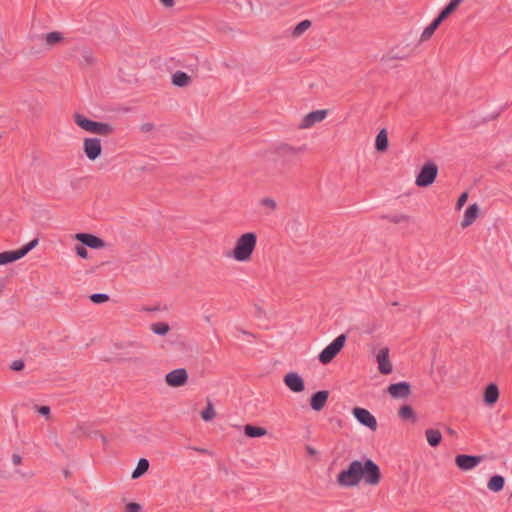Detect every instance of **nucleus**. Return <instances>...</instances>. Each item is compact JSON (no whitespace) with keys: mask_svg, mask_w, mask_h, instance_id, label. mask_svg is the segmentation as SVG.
Listing matches in <instances>:
<instances>
[{"mask_svg":"<svg viewBox=\"0 0 512 512\" xmlns=\"http://www.w3.org/2000/svg\"><path fill=\"white\" fill-rule=\"evenodd\" d=\"M500 396V391L495 383H490L486 386L483 392V401L487 406H494Z\"/></svg>","mask_w":512,"mask_h":512,"instance_id":"17","label":"nucleus"},{"mask_svg":"<svg viewBox=\"0 0 512 512\" xmlns=\"http://www.w3.org/2000/svg\"><path fill=\"white\" fill-rule=\"evenodd\" d=\"M216 412L211 402H208L206 408L201 412V418L208 422L215 418Z\"/></svg>","mask_w":512,"mask_h":512,"instance_id":"34","label":"nucleus"},{"mask_svg":"<svg viewBox=\"0 0 512 512\" xmlns=\"http://www.w3.org/2000/svg\"><path fill=\"white\" fill-rule=\"evenodd\" d=\"M188 378L189 376L186 369L178 368L166 374L165 382L171 388H178L186 385Z\"/></svg>","mask_w":512,"mask_h":512,"instance_id":"9","label":"nucleus"},{"mask_svg":"<svg viewBox=\"0 0 512 512\" xmlns=\"http://www.w3.org/2000/svg\"><path fill=\"white\" fill-rule=\"evenodd\" d=\"M390 221L395 224L409 223L411 221V217L407 214L401 213L391 216Z\"/></svg>","mask_w":512,"mask_h":512,"instance_id":"35","label":"nucleus"},{"mask_svg":"<svg viewBox=\"0 0 512 512\" xmlns=\"http://www.w3.org/2000/svg\"><path fill=\"white\" fill-rule=\"evenodd\" d=\"M43 44L46 49L50 50L58 45H61L65 41V36L62 32L52 31L45 33L41 36Z\"/></svg>","mask_w":512,"mask_h":512,"instance_id":"15","label":"nucleus"},{"mask_svg":"<svg viewBox=\"0 0 512 512\" xmlns=\"http://www.w3.org/2000/svg\"><path fill=\"white\" fill-rule=\"evenodd\" d=\"M425 438L429 446L437 447L442 441V433L439 429L428 428L425 430Z\"/></svg>","mask_w":512,"mask_h":512,"instance_id":"20","label":"nucleus"},{"mask_svg":"<svg viewBox=\"0 0 512 512\" xmlns=\"http://www.w3.org/2000/svg\"><path fill=\"white\" fill-rule=\"evenodd\" d=\"M376 362L378 365V371L381 374L388 375L392 373L393 371V365L389 358V348L382 347L377 352L376 356Z\"/></svg>","mask_w":512,"mask_h":512,"instance_id":"11","label":"nucleus"},{"mask_svg":"<svg viewBox=\"0 0 512 512\" xmlns=\"http://www.w3.org/2000/svg\"><path fill=\"white\" fill-rule=\"evenodd\" d=\"M150 329L153 333L157 335L165 336L166 334L169 333L170 326L166 322H155L151 324Z\"/></svg>","mask_w":512,"mask_h":512,"instance_id":"30","label":"nucleus"},{"mask_svg":"<svg viewBox=\"0 0 512 512\" xmlns=\"http://www.w3.org/2000/svg\"><path fill=\"white\" fill-rule=\"evenodd\" d=\"M338 483L341 486L349 487L352 485V464L338 476Z\"/></svg>","mask_w":512,"mask_h":512,"instance_id":"29","label":"nucleus"},{"mask_svg":"<svg viewBox=\"0 0 512 512\" xmlns=\"http://www.w3.org/2000/svg\"><path fill=\"white\" fill-rule=\"evenodd\" d=\"M148 469H149V462H148V460L144 459V458L140 459L138 461L136 469L133 471V473L131 475L132 479L139 478L144 473H146Z\"/></svg>","mask_w":512,"mask_h":512,"instance_id":"31","label":"nucleus"},{"mask_svg":"<svg viewBox=\"0 0 512 512\" xmlns=\"http://www.w3.org/2000/svg\"><path fill=\"white\" fill-rule=\"evenodd\" d=\"M73 120L81 129L92 134L109 136L114 131L109 123L93 121L81 113H74Z\"/></svg>","mask_w":512,"mask_h":512,"instance_id":"3","label":"nucleus"},{"mask_svg":"<svg viewBox=\"0 0 512 512\" xmlns=\"http://www.w3.org/2000/svg\"><path fill=\"white\" fill-rule=\"evenodd\" d=\"M346 342V336L344 334L339 335L331 344H329L319 354L318 359L322 364H328L332 359L341 351Z\"/></svg>","mask_w":512,"mask_h":512,"instance_id":"5","label":"nucleus"},{"mask_svg":"<svg viewBox=\"0 0 512 512\" xmlns=\"http://www.w3.org/2000/svg\"><path fill=\"white\" fill-rule=\"evenodd\" d=\"M310 27H311V21L307 20V19L303 20L294 27V29L292 31V36L294 38H298L301 35H303Z\"/></svg>","mask_w":512,"mask_h":512,"instance_id":"32","label":"nucleus"},{"mask_svg":"<svg viewBox=\"0 0 512 512\" xmlns=\"http://www.w3.org/2000/svg\"><path fill=\"white\" fill-rule=\"evenodd\" d=\"M259 205L263 208L266 214H272L278 209L277 201L269 196L261 198Z\"/></svg>","mask_w":512,"mask_h":512,"instance_id":"23","label":"nucleus"},{"mask_svg":"<svg viewBox=\"0 0 512 512\" xmlns=\"http://www.w3.org/2000/svg\"><path fill=\"white\" fill-rule=\"evenodd\" d=\"M387 391L393 398L406 399L411 394V386L407 382H399L388 386Z\"/></svg>","mask_w":512,"mask_h":512,"instance_id":"14","label":"nucleus"},{"mask_svg":"<svg viewBox=\"0 0 512 512\" xmlns=\"http://www.w3.org/2000/svg\"><path fill=\"white\" fill-rule=\"evenodd\" d=\"M86 430H87V427L85 424H80L78 425L75 430H74V434L76 436H81V435H84L86 434Z\"/></svg>","mask_w":512,"mask_h":512,"instance_id":"40","label":"nucleus"},{"mask_svg":"<svg viewBox=\"0 0 512 512\" xmlns=\"http://www.w3.org/2000/svg\"><path fill=\"white\" fill-rule=\"evenodd\" d=\"M389 140L388 133L385 129H382L376 136L375 149L378 152H385L388 148Z\"/></svg>","mask_w":512,"mask_h":512,"instance_id":"21","label":"nucleus"},{"mask_svg":"<svg viewBox=\"0 0 512 512\" xmlns=\"http://www.w3.org/2000/svg\"><path fill=\"white\" fill-rule=\"evenodd\" d=\"M159 1L166 8H172L175 5V0H159Z\"/></svg>","mask_w":512,"mask_h":512,"instance_id":"43","label":"nucleus"},{"mask_svg":"<svg viewBox=\"0 0 512 512\" xmlns=\"http://www.w3.org/2000/svg\"><path fill=\"white\" fill-rule=\"evenodd\" d=\"M76 254L81 258H87L88 252L82 245H77L75 247Z\"/></svg>","mask_w":512,"mask_h":512,"instance_id":"39","label":"nucleus"},{"mask_svg":"<svg viewBox=\"0 0 512 512\" xmlns=\"http://www.w3.org/2000/svg\"><path fill=\"white\" fill-rule=\"evenodd\" d=\"M141 510V505L135 502H130L125 507V512H141Z\"/></svg>","mask_w":512,"mask_h":512,"instance_id":"38","label":"nucleus"},{"mask_svg":"<svg viewBox=\"0 0 512 512\" xmlns=\"http://www.w3.org/2000/svg\"><path fill=\"white\" fill-rule=\"evenodd\" d=\"M257 240L255 232L242 233L235 239L230 257L238 263L250 262L256 250Z\"/></svg>","mask_w":512,"mask_h":512,"instance_id":"1","label":"nucleus"},{"mask_svg":"<svg viewBox=\"0 0 512 512\" xmlns=\"http://www.w3.org/2000/svg\"><path fill=\"white\" fill-rule=\"evenodd\" d=\"M483 460V456L459 454L455 457L456 466L462 471L476 468Z\"/></svg>","mask_w":512,"mask_h":512,"instance_id":"10","label":"nucleus"},{"mask_svg":"<svg viewBox=\"0 0 512 512\" xmlns=\"http://www.w3.org/2000/svg\"><path fill=\"white\" fill-rule=\"evenodd\" d=\"M504 485L505 479L500 475L492 476L487 482L488 490L494 493L500 492L504 488Z\"/></svg>","mask_w":512,"mask_h":512,"instance_id":"22","label":"nucleus"},{"mask_svg":"<svg viewBox=\"0 0 512 512\" xmlns=\"http://www.w3.org/2000/svg\"><path fill=\"white\" fill-rule=\"evenodd\" d=\"M75 238L83 245H86L93 249H100L104 247V242L100 238L92 234L78 233L75 235Z\"/></svg>","mask_w":512,"mask_h":512,"instance_id":"18","label":"nucleus"},{"mask_svg":"<svg viewBox=\"0 0 512 512\" xmlns=\"http://www.w3.org/2000/svg\"><path fill=\"white\" fill-rule=\"evenodd\" d=\"M11 461L14 465H19L22 462V457L19 454H13L11 457Z\"/></svg>","mask_w":512,"mask_h":512,"instance_id":"44","label":"nucleus"},{"mask_svg":"<svg viewBox=\"0 0 512 512\" xmlns=\"http://www.w3.org/2000/svg\"><path fill=\"white\" fill-rule=\"evenodd\" d=\"M38 244L37 239H33L18 250L4 251L0 253V265H6L15 262L27 255Z\"/></svg>","mask_w":512,"mask_h":512,"instance_id":"4","label":"nucleus"},{"mask_svg":"<svg viewBox=\"0 0 512 512\" xmlns=\"http://www.w3.org/2000/svg\"><path fill=\"white\" fill-rule=\"evenodd\" d=\"M283 382L286 387L294 393H301L305 390L304 380L296 372L287 373L283 378Z\"/></svg>","mask_w":512,"mask_h":512,"instance_id":"13","label":"nucleus"},{"mask_svg":"<svg viewBox=\"0 0 512 512\" xmlns=\"http://www.w3.org/2000/svg\"><path fill=\"white\" fill-rule=\"evenodd\" d=\"M380 480L381 472L376 463L370 459L365 462L354 460V486L360 482L369 486H377Z\"/></svg>","mask_w":512,"mask_h":512,"instance_id":"2","label":"nucleus"},{"mask_svg":"<svg viewBox=\"0 0 512 512\" xmlns=\"http://www.w3.org/2000/svg\"><path fill=\"white\" fill-rule=\"evenodd\" d=\"M437 166L433 163L424 165L416 178V185L419 187H427L431 185L437 176Z\"/></svg>","mask_w":512,"mask_h":512,"instance_id":"8","label":"nucleus"},{"mask_svg":"<svg viewBox=\"0 0 512 512\" xmlns=\"http://www.w3.org/2000/svg\"><path fill=\"white\" fill-rule=\"evenodd\" d=\"M190 82H191L190 76L184 72L177 71L172 76V83L176 86L185 87V86L189 85Z\"/></svg>","mask_w":512,"mask_h":512,"instance_id":"26","label":"nucleus"},{"mask_svg":"<svg viewBox=\"0 0 512 512\" xmlns=\"http://www.w3.org/2000/svg\"><path fill=\"white\" fill-rule=\"evenodd\" d=\"M480 207L477 203H473L469 205L463 214V219L461 221V227L463 229L471 226L476 219L479 217Z\"/></svg>","mask_w":512,"mask_h":512,"instance_id":"16","label":"nucleus"},{"mask_svg":"<svg viewBox=\"0 0 512 512\" xmlns=\"http://www.w3.org/2000/svg\"><path fill=\"white\" fill-rule=\"evenodd\" d=\"M329 393L328 391H318L311 397V407L315 411H320L326 405Z\"/></svg>","mask_w":512,"mask_h":512,"instance_id":"19","label":"nucleus"},{"mask_svg":"<svg viewBox=\"0 0 512 512\" xmlns=\"http://www.w3.org/2000/svg\"><path fill=\"white\" fill-rule=\"evenodd\" d=\"M468 200V192H463L458 200H457V203H456V210H461L462 207L464 206V204L467 202Z\"/></svg>","mask_w":512,"mask_h":512,"instance_id":"37","label":"nucleus"},{"mask_svg":"<svg viewBox=\"0 0 512 512\" xmlns=\"http://www.w3.org/2000/svg\"><path fill=\"white\" fill-rule=\"evenodd\" d=\"M276 151L280 155L288 156L300 154L302 149L299 147H294L288 143H281L277 146Z\"/></svg>","mask_w":512,"mask_h":512,"instance_id":"24","label":"nucleus"},{"mask_svg":"<svg viewBox=\"0 0 512 512\" xmlns=\"http://www.w3.org/2000/svg\"><path fill=\"white\" fill-rule=\"evenodd\" d=\"M154 129V125L152 123H145L141 126V131L150 132Z\"/></svg>","mask_w":512,"mask_h":512,"instance_id":"45","label":"nucleus"},{"mask_svg":"<svg viewBox=\"0 0 512 512\" xmlns=\"http://www.w3.org/2000/svg\"><path fill=\"white\" fill-rule=\"evenodd\" d=\"M441 22L442 21L438 17H436L434 19V21L424 29V31L422 32V34L420 36V41L425 42V41L429 40L432 37V35L434 34L435 30L441 24Z\"/></svg>","mask_w":512,"mask_h":512,"instance_id":"25","label":"nucleus"},{"mask_svg":"<svg viewBox=\"0 0 512 512\" xmlns=\"http://www.w3.org/2000/svg\"><path fill=\"white\" fill-rule=\"evenodd\" d=\"M354 418L371 431L374 432L377 430V420L368 410L364 408H354Z\"/></svg>","mask_w":512,"mask_h":512,"instance_id":"12","label":"nucleus"},{"mask_svg":"<svg viewBox=\"0 0 512 512\" xmlns=\"http://www.w3.org/2000/svg\"><path fill=\"white\" fill-rule=\"evenodd\" d=\"M24 368V363L21 360H16L12 362L11 369L14 371H21Z\"/></svg>","mask_w":512,"mask_h":512,"instance_id":"41","label":"nucleus"},{"mask_svg":"<svg viewBox=\"0 0 512 512\" xmlns=\"http://www.w3.org/2000/svg\"><path fill=\"white\" fill-rule=\"evenodd\" d=\"M463 2V0H451L449 4L440 12L437 16L441 21L446 19L450 14H452L458 6Z\"/></svg>","mask_w":512,"mask_h":512,"instance_id":"28","label":"nucleus"},{"mask_svg":"<svg viewBox=\"0 0 512 512\" xmlns=\"http://www.w3.org/2000/svg\"><path fill=\"white\" fill-rule=\"evenodd\" d=\"M328 116L327 109L315 110L305 114L298 125L301 130H307L314 127L316 124L321 123Z\"/></svg>","mask_w":512,"mask_h":512,"instance_id":"6","label":"nucleus"},{"mask_svg":"<svg viewBox=\"0 0 512 512\" xmlns=\"http://www.w3.org/2000/svg\"><path fill=\"white\" fill-rule=\"evenodd\" d=\"M244 432L247 437L256 438L263 437L267 434V430L262 427H256L253 425H245Z\"/></svg>","mask_w":512,"mask_h":512,"instance_id":"27","label":"nucleus"},{"mask_svg":"<svg viewBox=\"0 0 512 512\" xmlns=\"http://www.w3.org/2000/svg\"><path fill=\"white\" fill-rule=\"evenodd\" d=\"M37 411L43 416H48L50 414V408L48 406H40L37 408Z\"/></svg>","mask_w":512,"mask_h":512,"instance_id":"42","label":"nucleus"},{"mask_svg":"<svg viewBox=\"0 0 512 512\" xmlns=\"http://www.w3.org/2000/svg\"><path fill=\"white\" fill-rule=\"evenodd\" d=\"M101 140L96 137H87L83 139V151L90 161H95L102 154Z\"/></svg>","mask_w":512,"mask_h":512,"instance_id":"7","label":"nucleus"},{"mask_svg":"<svg viewBox=\"0 0 512 512\" xmlns=\"http://www.w3.org/2000/svg\"><path fill=\"white\" fill-rule=\"evenodd\" d=\"M91 302L95 304H102L109 300V296L103 293H96L89 296Z\"/></svg>","mask_w":512,"mask_h":512,"instance_id":"36","label":"nucleus"},{"mask_svg":"<svg viewBox=\"0 0 512 512\" xmlns=\"http://www.w3.org/2000/svg\"><path fill=\"white\" fill-rule=\"evenodd\" d=\"M398 415L402 419H405V420H412V421L416 420L415 412L412 409V407L409 405H404V406L400 407V409L398 411Z\"/></svg>","mask_w":512,"mask_h":512,"instance_id":"33","label":"nucleus"}]
</instances>
